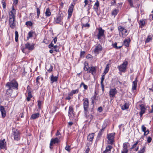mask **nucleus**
<instances>
[{
  "label": "nucleus",
  "instance_id": "nucleus-1",
  "mask_svg": "<svg viewBox=\"0 0 153 153\" xmlns=\"http://www.w3.org/2000/svg\"><path fill=\"white\" fill-rule=\"evenodd\" d=\"M34 44H31L29 42H27L25 44V47L22 48V50L24 53H26L27 52V49L30 51L33 50L34 48Z\"/></svg>",
  "mask_w": 153,
  "mask_h": 153
},
{
  "label": "nucleus",
  "instance_id": "nucleus-2",
  "mask_svg": "<svg viewBox=\"0 0 153 153\" xmlns=\"http://www.w3.org/2000/svg\"><path fill=\"white\" fill-rule=\"evenodd\" d=\"M5 86H7L13 89H18V84L16 80H13L10 82H7L5 85Z\"/></svg>",
  "mask_w": 153,
  "mask_h": 153
},
{
  "label": "nucleus",
  "instance_id": "nucleus-3",
  "mask_svg": "<svg viewBox=\"0 0 153 153\" xmlns=\"http://www.w3.org/2000/svg\"><path fill=\"white\" fill-rule=\"evenodd\" d=\"M12 135L15 140L18 141L20 139L19 131L15 128L13 129Z\"/></svg>",
  "mask_w": 153,
  "mask_h": 153
},
{
  "label": "nucleus",
  "instance_id": "nucleus-4",
  "mask_svg": "<svg viewBox=\"0 0 153 153\" xmlns=\"http://www.w3.org/2000/svg\"><path fill=\"white\" fill-rule=\"evenodd\" d=\"M115 133H111L107 134V137L108 139V143L112 145L114 141V137Z\"/></svg>",
  "mask_w": 153,
  "mask_h": 153
},
{
  "label": "nucleus",
  "instance_id": "nucleus-5",
  "mask_svg": "<svg viewBox=\"0 0 153 153\" xmlns=\"http://www.w3.org/2000/svg\"><path fill=\"white\" fill-rule=\"evenodd\" d=\"M128 64L127 61H125L123 63L118 67L119 71L120 72H125L126 69V67Z\"/></svg>",
  "mask_w": 153,
  "mask_h": 153
},
{
  "label": "nucleus",
  "instance_id": "nucleus-6",
  "mask_svg": "<svg viewBox=\"0 0 153 153\" xmlns=\"http://www.w3.org/2000/svg\"><path fill=\"white\" fill-rule=\"evenodd\" d=\"M97 30L98 32L97 35V38L99 40H100L102 37L104 36V33L105 32V30L102 29V28L100 27L98 28Z\"/></svg>",
  "mask_w": 153,
  "mask_h": 153
},
{
  "label": "nucleus",
  "instance_id": "nucleus-7",
  "mask_svg": "<svg viewBox=\"0 0 153 153\" xmlns=\"http://www.w3.org/2000/svg\"><path fill=\"white\" fill-rule=\"evenodd\" d=\"M84 70L85 71H87L88 73H91L92 74L94 73H95L96 71L95 67L92 66L88 68L85 65Z\"/></svg>",
  "mask_w": 153,
  "mask_h": 153
},
{
  "label": "nucleus",
  "instance_id": "nucleus-8",
  "mask_svg": "<svg viewBox=\"0 0 153 153\" xmlns=\"http://www.w3.org/2000/svg\"><path fill=\"white\" fill-rule=\"evenodd\" d=\"M102 46L100 44H98L95 46L94 51L95 54H98L102 51Z\"/></svg>",
  "mask_w": 153,
  "mask_h": 153
},
{
  "label": "nucleus",
  "instance_id": "nucleus-9",
  "mask_svg": "<svg viewBox=\"0 0 153 153\" xmlns=\"http://www.w3.org/2000/svg\"><path fill=\"white\" fill-rule=\"evenodd\" d=\"M9 25L12 29H14L16 26L15 20L14 18H10Z\"/></svg>",
  "mask_w": 153,
  "mask_h": 153
},
{
  "label": "nucleus",
  "instance_id": "nucleus-10",
  "mask_svg": "<svg viewBox=\"0 0 153 153\" xmlns=\"http://www.w3.org/2000/svg\"><path fill=\"white\" fill-rule=\"evenodd\" d=\"M59 142V139L56 137L55 138H52L51 140L50 143V148L51 149L53 148L52 146L56 143H57Z\"/></svg>",
  "mask_w": 153,
  "mask_h": 153
},
{
  "label": "nucleus",
  "instance_id": "nucleus-11",
  "mask_svg": "<svg viewBox=\"0 0 153 153\" xmlns=\"http://www.w3.org/2000/svg\"><path fill=\"white\" fill-rule=\"evenodd\" d=\"M68 114V116L70 117L73 118L74 117L75 113L74 111V108L72 106L69 107Z\"/></svg>",
  "mask_w": 153,
  "mask_h": 153
},
{
  "label": "nucleus",
  "instance_id": "nucleus-12",
  "mask_svg": "<svg viewBox=\"0 0 153 153\" xmlns=\"http://www.w3.org/2000/svg\"><path fill=\"white\" fill-rule=\"evenodd\" d=\"M74 7V5L72 4H71L68 10V19L70 18L72 15Z\"/></svg>",
  "mask_w": 153,
  "mask_h": 153
},
{
  "label": "nucleus",
  "instance_id": "nucleus-13",
  "mask_svg": "<svg viewBox=\"0 0 153 153\" xmlns=\"http://www.w3.org/2000/svg\"><path fill=\"white\" fill-rule=\"evenodd\" d=\"M83 105L84 109L89 108V101L87 98H85L83 100Z\"/></svg>",
  "mask_w": 153,
  "mask_h": 153
},
{
  "label": "nucleus",
  "instance_id": "nucleus-14",
  "mask_svg": "<svg viewBox=\"0 0 153 153\" xmlns=\"http://www.w3.org/2000/svg\"><path fill=\"white\" fill-rule=\"evenodd\" d=\"M128 143H125L123 144V149L121 151V153H128V146L127 144Z\"/></svg>",
  "mask_w": 153,
  "mask_h": 153
},
{
  "label": "nucleus",
  "instance_id": "nucleus-15",
  "mask_svg": "<svg viewBox=\"0 0 153 153\" xmlns=\"http://www.w3.org/2000/svg\"><path fill=\"white\" fill-rule=\"evenodd\" d=\"M118 29L119 32H121L123 35H126L127 30L124 28L123 27L120 26L118 27Z\"/></svg>",
  "mask_w": 153,
  "mask_h": 153
},
{
  "label": "nucleus",
  "instance_id": "nucleus-16",
  "mask_svg": "<svg viewBox=\"0 0 153 153\" xmlns=\"http://www.w3.org/2000/svg\"><path fill=\"white\" fill-rule=\"evenodd\" d=\"M0 111L1 112V115L3 118L6 117V110L4 106L0 105Z\"/></svg>",
  "mask_w": 153,
  "mask_h": 153
},
{
  "label": "nucleus",
  "instance_id": "nucleus-17",
  "mask_svg": "<svg viewBox=\"0 0 153 153\" xmlns=\"http://www.w3.org/2000/svg\"><path fill=\"white\" fill-rule=\"evenodd\" d=\"M6 142L5 140L3 139V140H0V148L3 149L6 146Z\"/></svg>",
  "mask_w": 153,
  "mask_h": 153
},
{
  "label": "nucleus",
  "instance_id": "nucleus-18",
  "mask_svg": "<svg viewBox=\"0 0 153 153\" xmlns=\"http://www.w3.org/2000/svg\"><path fill=\"white\" fill-rule=\"evenodd\" d=\"M63 15L62 14L57 16L55 20V22L56 23H59L61 22L63 19Z\"/></svg>",
  "mask_w": 153,
  "mask_h": 153
},
{
  "label": "nucleus",
  "instance_id": "nucleus-19",
  "mask_svg": "<svg viewBox=\"0 0 153 153\" xmlns=\"http://www.w3.org/2000/svg\"><path fill=\"white\" fill-rule=\"evenodd\" d=\"M140 111L139 113L140 117H141L143 114L145 113L146 109L143 104L140 105Z\"/></svg>",
  "mask_w": 153,
  "mask_h": 153
},
{
  "label": "nucleus",
  "instance_id": "nucleus-20",
  "mask_svg": "<svg viewBox=\"0 0 153 153\" xmlns=\"http://www.w3.org/2000/svg\"><path fill=\"white\" fill-rule=\"evenodd\" d=\"M53 68V66L51 64H47L46 65L45 69L47 72L51 73L52 71Z\"/></svg>",
  "mask_w": 153,
  "mask_h": 153
},
{
  "label": "nucleus",
  "instance_id": "nucleus-21",
  "mask_svg": "<svg viewBox=\"0 0 153 153\" xmlns=\"http://www.w3.org/2000/svg\"><path fill=\"white\" fill-rule=\"evenodd\" d=\"M15 14L16 11L14 8L13 6L12 10L9 13V19L10 18L15 19Z\"/></svg>",
  "mask_w": 153,
  "mask_h": 153
},
{
  "label": "nucleus",
  "instance_id": "nucleus-22",
  "mask_svg": "<svg viewBox=\"0 0 153 153\" xmlns=\"http://www.w3.org/2000/svg\"><path fill=\"white\" fill-rule=\"evenodd\" d=\"M117 93V91L116 89H111L109 91V95L110 97H114Z\"/></svg>",
  "mask_w": 153,
  "mask_h": 153
},
{
  "label": "nucleus",
  "instance_id": "nucleus-23",
  "mask_svg": "<svg viewBox=\"0 0 153 153\" xmlns=\"http://www.w3.org/2000/svg\"><path fill=\"white\" fill-rule=\"evenodd\" d=\"M58 77L57 76H54L53 74H52V75L50 77V79L51 80V83L52 84L54 82H56L57 81Z\"/></svg>",
  "mask_w": 153,
  "mask_h": 153
},
{
  "label": "nucleus",
  "instance_id": "nucleus-24",
  "mask_svg": "<svg viewBox=\"0 0 153 153\" xmlns=\"http://www.w3.org/2000/svg\"><path fill=\"white\" fill-rule=\"evenodd\" d=\"M5 87L6 89V94L8 96H11L13 91V89L7 86H5Z\"/></svg>",
  "mask_w": 153,
  "mask_h": 153
},
{
  "label": "nucleus",
  "instance_id": "nucleus-25",
  "mask_svg": "<svg viewBox=\"0 0 153 153\" xmlns=\"http://www.w3.org/2000/svg\"><path fill=\"white\" fill-rule=\"evenodd\" d=\"M36 33L35 31L32 30L29 31L28 34V36L27 37V39L28 40L30 38L33 37L34 35H36Z\"/></svg>",
  "mask_w": 153,
  "mask_h": 153
},
{
  "label": "nucleus",
  "instance_id": "nucleus-26",
  "mask_svg": "<svg viewBox=\"0 0 153 153\" xmlns=\"http://www.w3.org/2000/svg\"><path fill=\"white\" fill-rule=\"evenodd\" d=\"M105 75L104 74H103V75L101 77V85L102 87V91H103L104 90V85L103 84V81L105 78Z\"/></svg>",
  "mask_w": 153,
  "mask_h": 153
},
{
  "label": "nucleus",
  "instance_id": "nucleus-27",
  "mask_svg": "<svg viewBox=\"0 0 153 153\" xmlns=\"http://www.w3.org/2000/svg\"><path fill=\"white\" fill-rule=\"evenodd\" d=\"M112 146L110 145L108 146L106 148L105 150L103 151V153H110L111 149H112Z\"/></svg>",
  "mask_w": 153,
  "mask_h": 153
},
{
  "label": "nucleus",
  "instance_id": "nucleus-28",
  "mask_svg": "<svg viewBox=\"0 0 153 153\" xmlns=\"http://www.w3.org/2000/svg\"><path fill=\"white\" fill-rule=\"evenodd\" d=\"M99 6V2L98 0H97L94 6V11L96 12L97 11Z\"/></svg>",
  "mask_w": 153,
  "mask_h": 153
},
{
  "label": "nucleus",
  "instance_id": "nucleus-29",
  "mask_svg": "<svg viewBox=\"0 0 153 153\" xmlns=\"http://www.w3.org/2000/svg\"><path fill=\"white\" fill-rule=\"evenodd\" d=\"M98 96H97L96 92H95L94 96L91 98L92 104H94V103L95 100H98Z\"/></svg>",
  "mask_w": 153,
  "mask_h": 153
},
{
  "label": "nucleus",
  "instance_id": "nucleus-30",
  "mask_svg": "<svg viewBox=\"0 0 153 153\" xmlns=\"http://www.w3.org/2000/svg\"><path fill=\"white\" fill-rule=\"evenodd\" d=\"M137 78H136L135 79V80L133 82V86L132 88V89L133 90H136V88L137 87Z\"/></svg>",
  "mask_w": 153,
  "mask_h": 153
},
{
  "label": "nucleus",
  "instance_id": "nucleus-31",
  "mask_svg": "<svg viewBox=\"0 0 153 153\" xmlns=\"http://www.w3.org/2000/svg\"><path fill=\"white\" fill-rule=\"evenodd\" d=\"M40 115V114L39 113H37L35 114H33L30 117L31 119H35L38 118Z\"/></svg>",
  "mask_w": 153,
  "mask_h": 153
},
{
  "label": "nucleus",
  "instance_id": "nucleus-32",
  "mask_svg": "<svg viewBox=\"0 0 153 153\" xmlns=\"http://www.w3.org/2000/svg\"><path fill=\"white\" fill-rule=\"evenodd\" d=\"M94 133H92L89 134L87 137L88 140L90 141H92L94 138Z\"/></svg>",
  "mask_w": 153,
  "mask_h": 153
},
{
  "label": "nucleus",
  "instance_id": "nucleus-33",
  "mask_svg": "<svg viewBox=\"0 0 153 153\" xmlns=\"http://www.w3.org/2000/svg\"><path fill=\"white\" fill-rule=\"evenodd\" d=\"M146 19H144L143 20H140L139 22V24L140 26L141 27H143L145 24Z\"/></svg>",
  "mask_w": 153,
  "mask_h": 153
},
{
  "label": "nucleus",
  "instance_id": "nucleus-34",
  "mask_svg": "<svg viewBox=\"0 0 153 153\" xmlns=\"http://www.w3.org/2000/svg\"><path fill=\"white\" fill-rule=\"evenodd\" d=\"M130 42V40L129 39H125L124 41V45L126 47H128Z\"/></svg>",
  "mask_w": 153,
  "mask_h": 153
},
{
  "label": "nucleus",
  "instance_id": "nucleus-35",
  "mask_svg": "<svg viewBox=\"0 0 153 153\" xmlns=\"http://www.w3.org/2000/svg\"><path fill=\"white\" fill-rule=\"evenodd\" d=\"M89 108L84 109L85 116L86 117H88L89 116V114L88 112Z\"/></svg>",
  "mask_w": 153,
  "mask_h": 153
},
{
  "label": "nucleus",
  "instance_id": "nucleus-36",
  "mask_svg": "<svg viewBox=\"0 0 153 153\" xmlns=\"http://www.w3.org/2000/svg\"><path fill=\"white\" fill-rule=\"evenodd\" d=\"M152 36H153L152 35L148 36L147 37V39H146L145 41V43H148L152 41Z\"/></svg>",
  "mask_w": 153,
  "mask_h": 153
},
{
  "label": "nucleus",
  "instance_id": "nucleus-37",
  "mask_svg": "<svg viewBox=\"0 0 153 153\" xmlns=\"http://www.w3.org/2000/svg\"><path fill=\"white\" fill-rule=\"evenodd\" d=\"M129 107V105L128 103L126 102L122 106V109L124 110L126 109H128Z\"/></svg>",
  "mask_w": 153,
  "mask_h": 153
},
{
  "label": "nucleus",
  "instance_id": "nucleus-38",
  "mask_svg": "<svg viewBox=\"0 0 153 153\" xmlns=\"http://www.w3.org/2000/svg\"><path fill=\"white\" fill-rule=\"evenodd\" d=\"M51 14L50 10L49 8H47L46 9L45 13V15L47 16H49Z\"/></svg>",
  "mask_w": 153,
  "mask_h": 153
},
{
  "label": "nucleus",
  "instance_id": "nucleus-39",
  "mask_svg": "<svg viewBox=\"0 0 153 153\" xmlns=\"http://www.w3.org/2000/svg\"><path fill=\"white\" fill-rule=\"evenodd\" d=\"M141 129L144 132V135H146V127L144 125H143L141 126Z\"/></svg>",
  "mask_w": 153,
  "mask_h": 153
},
{
  "label": "nucleus",
  "instance_id": "nucleus-40",
  "mask_svg": "<svg viewBox=\"0 0 153 153\" xmlns=\"http://www.w3.org/2000/svg\"><path fill=\"white\" fill-rule=\"evenodd\" d=\"M42 78L40 76H38L36 79V84L38 85V84H39L40 83V80H42Z\"/></svg>",
  "mask_w": 153,
  "mask_h": 153
},
{
  "label": "nucleus",
  "instance_id": "nucleus-41",
  "mask_svg": "<svg viewBox=\"0 0 153 153\" xmlns=\"http://www.w3.org/2000/svg\"><path fill=\"white\" fill-rule=\"evenodd\" d=\"M118 12L119 10H118L115 9L112 11L111 13V14L112 15L114 16H115L117 15Z\"/></svg>",
  "mask_w": 153,
  "mask_h": 153
},
{
  "label": "nucleus",
  "instance_id": "nucleus-42",
  "mask_svg": "<svg viewBox=\"0 0 153 153\" xmlns=\"http://www.w3.org/2000/svg\"><path fill=\"white\" fill-rule=\"evenodd\" d=\"M117 43L116 42L112 44V46L113 47L115 48L116 49H119L120 48L122 47V46L118 47L117 46Z\"/></svg>",
  "mask_w": 153,
  "mask_h": 153
},
{
  "label": "nucleus",
  "instance_id": "nucleus-43",
  "mask_svg": "<svg viewBox=\"0 0 153 153\" xmlns=\"http://www.w3.org/2000/svg\"><path fill=\"white\" fill-rule=\"evenodd\" d=\"M109 65L107 64L106 66V67L105 69L104 73H103V74H104V75H105L108 72L109 70Z\"/></svg>",
  "mask_w": 153,
  "mask_h": 153
},
{
  "label": "nucleus",
  "instance_id": "nucleus-44",
  "mask_svg": "<svg viewBox=\"0 0 153 153\" xmlns=\"http://www.w3.org/2000/svg\"><path fill=\"white\" fill-rule=\"evenodd\" d=\"M82 85H83L84 88L85 89V90H86L88 88L87 85H85L84 84V83L83 82H82L80 84V87H81Z\"/></svg>",
  "mask_w": 153,
  "mask_h": 153
},
{
  "label": "nucleus",
  "instance_id": "nucleus-45",
  "mask_svg": "<svg viewBox=\"0 0 153 153\" xmlns=\"http://www.w3.org/2000/svg\"><path fill=\"white\" fill-rule=\"evenodd\" d=\"M33 24V23L31 21H27L25 23V25L27 26H32Z\"/></svg>",
  "mask_w": 153,
  "mask_h": 153
},
{
  "label": "nucleus",
  "instance_id": "nucleus-46",
  "mask_svg": "<svg viewBox=\"0 0 153 153\" xmlns=\"http://www.w3.org/2000/svg\"><path fill=\"white\" fill-rule=\"evenodd\" d=\"M107 124L105 122H104L102 126V128L101 129L102 131H104V129L106 127Z\"/></svg>",
  "mask_w": 153,
  "mask_h": 153
},
{
  "label": "nucleus",
  "instance_id": "nucleus-47",
  "mask_svg": "<svg viewBox=\"0 0 153 153\" xmlns=\"http://www.w3.org/2000/svg\"><path fill=\"white\" fill-rule=\"evenodd\" d=\"M79 89H77L76 90H72L71 91V92L73 93V94L78 93L79 92Z\"/></svg>",
  "mask_w": 153,
  "mask_h": 153
},
{
  "label": "nucleus",
  "instance_id": "nucleus-48",
  "mask_svg": "<svg viewBox=\"0 0 153 153\" xmlns=\"http://www.w3.org/2000/svg\"><path fill=\"white\" fill-rule=\"evenodd\" d=\"M71 146H70L67 145L65 147V149L68 152H70L71 150Z\"/></svg>",
  "mask_w": 153,
  "mask_h": 153
},
{
  "label": "nucleus",
  "instance_id": "nucleus-49",
  "mask_svg": "<svg viewBox=\"0 0 153 153\" xmlns=\"http://www.w3.org/2000/svg\"><path fill=\"white\" fill-rule=\"evenodd\" d=\"M145 147H144L142 149H141L138 152V153H144L145 149Z\"/></svg>",
  "mask_w": 153,
  "mask_h": 153
},
{
  "label": "nucleus",
  "instance_id": "nucleus-50",
  "mask_svg": "<svg viewBox=\"0 0 153 153\" xmlns=\"http://www.w3.org/2000/svg\"><path fill=\"white\" fill-rule=\"evenodd\" d=\"M90 27V25L89 24L87 23L86 24H83L82 25V28L84 27Z\"/></svg>",
  "mask_w": 153,
  "mask_h": 153
},
{
  "label": "nucleus",
  "instance_id": "nucleus-51",
  "mask_svg": "<svg viewBox=\"0 0 153 153\" xmlns=\"http://www.w3.org/2000/svg\"><path fill=\"white\" fill-rule=\"evenodd\" d=\"M138 142H139L138 141H136V142L135 143H134L133 144V145L132 146V147H131V149H134V148H135L136 147L137 144L138 143Z\"/></svg>",
  "mask_w": 153,
  "mask_h": 153
},
{
  "label": "nucleus",
  "instance_id": "nucleus-52",
  "mask_svg": "<svg viewBox=\"0 0 153 153\" xmlns=\"http://www.w3.org/2000/svg\"><path fill=\"white\" fill-rule=\"evenodd\" d=\"M56 135L57 136H58V137L59 138H60L61 137V134L59 132V130H58L56 134Z\"/></svg>",
  "mask_w": 153,
  "mask_h": 153
},
{
  "label": "nucleus",
  "instance_id": "nucleus-53",
  "mask_svg": "<svg viewBox=\"0 0 153 153\" xmlns=\"http://www.w3.org/2000/svg\"><path fill=\"white\" fill-rule=\"evenodd\" d=\"M128 2L129 3L130 6L132 7H134L133 6V3L132 0H128Z\"/></svg>",
  "mask_w": 153,
  "mask_h": 153
},
{
  "label": "nucleus",
  "instance_id": "nucleus-54",
  "mask_svg": "<svg viewBox=\"0 0 153 153\" xmlns=\"http://www.w3.org/2000/svg\"><path fill=\"white\" fill-rule=\"evenodd\" d=\"M41 104L42 103L41 101H38V106L39 108H41Z\"/></svg>",
  "mask_w": 153,
  "mask_h": 153
},
{
  "label": "nucleus",
  "instance_id": "nucleus-55",
  "mask_svg": "<svg viewBox=\"0 0 153 153\" xmlns=\"http://www.w3.org/2000/svg\"><path fill=\"white\" fill-rule=\"evenodd\" d=\"M112 1L111 2V4L112 5H114L116 4V0H112Z\"/></svg>",
  "mask_w": 153,
  "mask_h": 153
},
{
  "label": "nucleus",
  "instance_id": "nucleus-56",
  "mask_svg": "<svg viewBox=\"0 0 153 153\" xmlns=\"http://www.w3.org/2000/svg\"><path fill=\"white\" fill-rule=\"evenodd\" d=\"M91 4L89 3L88 4V8L87 10V11H88L89 13V10H90V9L91 8Z\"/></svg>",
  "mask_w": 153,
  "mask_h": 153
},
{
  "label": "nucleus",
  "instance_id": "nucleus-57",
  "mask_svg": "<svg viewBox=\"0 0 153 153\" xmlns=\"http://www.w3.org/2000/svg\"><path fill=\"white\" fill-rule=\"evenodd\" d=\"M152 138L151 137H149L148 138V139H147V142L148 143H150L151 142V141H152Z\"/></svg>",
  "mask_w": 153,
  "mask_h": 153
},
{
  "label": "nucleus",
  "instance_id": "nucleus-58",
  "mask_svg": "<svg viewBox=\"0 0 153 153\" xmlns=\"http://www.w3.org/2000/svg\"><path fill=\"white\" fill-rule=\"evenodd\" d=\"M52 42H52L49 45H48V48H51L52 47H53L54 46V45H53V43H52Z\"/></svg>",
  "mask_w": 153,
  "mask_h": 153
},
{
  "label": "nucleus",
  "instance_id": "nucleus-59",
  "mask_svg": "<svg viewBox=\"0 0 153 153\" xmlns=\"http://www.w3.org/2000/svg\"><path fill=\"white\" fill-rule=\"evenodd\" d=\"M102 131L101 130V129L100 130V131H99L98 134V135L99 136H100L101 135H102V132L103 131Z\"/></svg>",
  "mask_w": 153,
  "mask_h": 153
},
{
  "label": "nucleus",
  "instance_id": "nucleus-60",
  "mask_svg": "<svg viewBox=\"0 0 153 153\" xmlns=\"http://www.w3.org/2000/svg\"><path fill=\"white\" fill-rule=\"evenodd\" d=\"M36 11H37V14H40V10L39 8H38V7L36 8Z\"/></svg>",
  "mask_w": 153,
  "mask_h": 153
},
{
  "label": "nucleus",
  "instance_id": "nucleus-61",
  "mask_svg": "<svg viewBox=\"0 0 153 153\" xmlns=\"http://www.w3.org/2000/svg\"><path fill=\"white\" fill-rule=\"evenodd\" d=\"M28 96L31 97H32L31 91H30V90H29V91H28Z\"/></svg>",
  "mask_w": 153,
  "mask_h": 153
},
{
  "label": "nucleus",
  "instance_id": "nucleus-62",
  "mask_svg": "<svg viewBox=\"0 0 153 153\" xmlns=\"http://www.w3.org/2000/svg\"><path fill=\"white\" fill-rule=\"evenodd\" d=\"M15 37L18 38L19 34L18 33L17 31H16L15 32Z\"/></svg>",
  "mask_w": 153,
  "mask_h": 153
},
{
  "label": "nucleus",
  "instance_id": "nucleus-63",
  "mask_svg": "<svg viewBox=\"0 0 153 153\" xmlns=\"http://www.w3.org/2000/svg\"><path fill=\"white\" fill-rule=\"evenodd\" d=\"M73 97H71L68 95V96L66 98V99L67 100H70Z\"/></svg>",
  "mask_w": 153,
  "mask_h": 153
},
{
  "label": "nucleus",
  "instance_id": "nucleus-64",
  "mask_svg": "<svg viewBox=\"0 0 153 153\" xmlns=\"http://www.w3.org/2000/svg\"><path fill=\"white\" fill-rule=\"evenodd\" d=\"M68 95L70 97H72V96L73 95V94L71 91L70 92L68 93Z\"/></svg>",
  "mask_w": 153,
  "mask_h": 153
}]
</instances>
